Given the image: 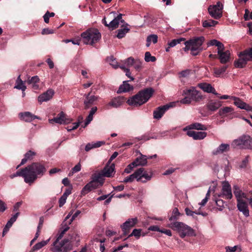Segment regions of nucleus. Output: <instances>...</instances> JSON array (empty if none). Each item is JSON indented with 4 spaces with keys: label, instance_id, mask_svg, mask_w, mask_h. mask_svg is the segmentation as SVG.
Listing matches in <instances>:
<instances>
[{
    "label": "nucleus",
    "instance_id": "f257e3e1",
    "mask_svg": "<svg viewBox=\"0 0 252 252\" xmlns=\"http://www.w3.org/2000/svg\"><path fill=\"white\" fill-rule=\"evenodd\" d=\"M154 90L147 88L139 91L137 94L129 98L126 101L128 105L138 107L147 102L152 97Z\"/></svg>",
    "mask_w": 252,
    "mask_h": 252
},
{
    "label": "nucleus",
    "instance_id": "f03ea898",
    "mask_svg": "<svg viewBox=\"0 0 252 252\" xmlns=\"http://www.w3.org/2000/svg\"><path fill=\"white\" fill-rule=\"evenodd\" d=\"M28 178L27 181L31 185L38 178L42 177L45 173L46 169L45 166L39 162H33L26 167Z\"/></svg>",
    "mask_w": 252,
    "mask_h": 252
},
{
    "label": "nucleus",
    "instance_id": "7ed1b4c3",
    "mask_svg": "<svg viewBox=\"0 0 252 252\" xmlns=\"http://www.w3.org/2000/svg\"><path fill=\"white\" fill-rule=\"evenodd\" d=\"M204 41L203 36L192 38L185 42V47L183 49L186 52L190 50L192 55H197L202 51L201 46Z\"/></svg>",
    "mask_w": 252,
    "mask_h": 252
},
{
    "label": "nucleus",
    "instance_id": "20e7f679",
    "mask_svg": "<svg viewBox=\"0 0 252 252\" xmlns=\"http://www.w3.org/2000/svg\"><path fill=\"white\" fill-rule=\"evenodd\" d=\"M168 227L173 230L177 231L179 233L180 237L182 238L186 236H196L194 230L191 227L182 222L175 221L170 223L168 224Z\"/></svg>",
    "mask_w": 252,
    "mask_h": 252
},
{
    "label": "nucleus",
    "instance_id": "39448f33",
    "mask_svg": "<svg viewBox=\"0 0 252 252\" xmlns=\"http://www.w3.org/2000/svg\"><path fill=\"white\" fill-rule=\"evenodd\" d=\"M83 42L85 44L93 45L101 38V34L97 29H89L81 34Z\"/></svg>",
    "mask_w": 252,
    "mask_h": 252
},
{
    "label": "nucleus",
    "instance_id": "423d86ee",
    "mask_svg": "<svg viewBox=\"0 0 252 252\" xmlns=\"http://www.w3.org/2000/svg\"><path fill=\"white\" fill-rule=\"evenodd\" d=\"M76 236H77L76 234L73 233L70 235V239H64L60 243L59 242V241L56 240L53 243V247L51 248V251L53 252H68L72 249V246H65V244L70 240H75Z\"/></svg>",
    "mask_w": 252,
    "mask_h": 252
},
{
    "label": "nucleus",
    "instance_id": "0eeeda50",
    "mask_svg": "<svg viewBox=\"0 0 252 252\" xmlns=\"http://www.w3.org/2000/svg\"><path fill=\"white\" fill-rule=\"evenodd\" d=\"M233 144L239 148L252 149V138L249 135H243L234 140Z\"/></svg>",
    "mask_w": 252,
    "mask_h": 252
},
{
    "label": "nucleus",
    "instance_id": "6e6552de",
    "mask_svg": "<svg viewBox=\"0 0 252 252\" xmlns=\"http://www.w3.org/2000/svg\"><path fill=\"white\" fill-rule=\"evenodd\" d=\"M223 5L218 1L216 5H210L208 8V12L210 16L215 19H219L222 16Z\"/></svg>",
    "mask_w": 252,
    "mask_h": 252
},
{
    "label": "nucleus",
    "instance_id": "1a4fd4ad",
    "mask_svg": "<svg viewBox=\"0 0 252 252\" xmlns=\"http://www.w3.org/2000/svg\"><path fill=\"white\" fill-rule=\"evenodd\" d=\"M184 94L186 95H189L191 101L198 102L202 99V96L200 93L196 90L194 87H191L184 90Z\"/></svg>",
    "mask_w": 252,
    "mask_h": 252
},
{
    "label": "nucleus",
    "instance_id": "9d476101",
    "mask_svg": "<svg viewBox=\"0 0 252 252\" xmlns=\"http://www.w3.org/2000/svg\"><path fill=\"white\" fill-rule=\"evenodd\" d=\"M239 59L234 61V64L235 67L243 68L247 63V62L250 60L248 55L245 53V50L240 52L238 54Z\"/></svg>",
    "mask_w": 252,
    "mask_h": 252
},
{
    "label": "nucleus",
    "instance_id": "9b49d317",
    "mask_svg": "<svg viewBox=\"0 0 252 252\" xmlns=\"http://www.w3.org/2000/svg\"><path fill=\"white\" fill-rule=\"evenodd\" d=\"M72 121V119L67 118L65 114H64L63 112H61L59 113L56 117L49 120V122L50 124H53L54 123H55L60 125L69 124Z\"/></svg>",
    "mask_w": 252,
    "mask_h": 252
},
{
    "label": "nucleus",
    "instance_id": "f8f14e48",
    "mask_svg": "<svg viewBox=\"0 0 252 252\" xmlns=\"http://www.w3.org/2000/svg\"><path fill=\"white\" fill-rule=\"evenodd\" d=\"M137 172H138V175H137V182H141L143 183H145L151 180L153 176V173L152 172H148L145 171V169L142 167L137 169Z\"/></svg>",
    "mask_w": 252,
    "mask_h": 252
},
{
    "label": "nucleus",
    "instance_id": "ddd939ff",
    "mask_svg": "<svg viewBox=\"0 0 252 252\" xmlns=\"http://www.w3.org/2000/svg\"><path fill=\"white\" fill-rule=\"evenodd\" d=\"M221 193L219 195V197H223L225 199H230L232 197L231 188L227 181H224L222 183Z\"/></svg>",
    "mask_w": 252,
    "mask_h": 252
},
{
    "label": "nucleus",
    "instance_id": "4468645a",
    "mask_svg": "<svg viewBox=\"0 0 252 252\" xmlns=\"http://www.w3.org/2000/svg\"><path fill=\"white\" fill-rule=\"evenodd\" d=\"M92 91H90L88 94H84V105L85 109L90 108L99 98L98 96L92 94Z\"/></svg>",
    "mask_w": 252,
    "mask_h": 252
},
{
    "label": "nucleus",
    "instance_id": "2eb2a0df",
    "mask_svg": "<svg viewBox=\"0 0 252 252\" xmlns=\"http://www.w3.org/2000/svg\"><path fill=\"white\" fill-rule=\"evenodd\" d=\"M125 101V99L124 97L118 96L114 97L105 106V109L109 110L111 108H118L121 106Z\"/></svg>",
    "mask_w": 252,
    "mask_h": 252
},
{
    "label": "nucleus",
    "instance_id": "dca6fc26",
    "mask_svg": "<svg viewBox=\"0 0 252 252\" xmlns=\"http://www.w3.org/2000/svg\"><path fill=\"white\" fill-rule=\"evenodd\" d=\"M137 222L138 220L137 218L128 219L121 226L123 234L126 235L129 233L130 228L134 226Z\"/></svg>",
    "mask_w": 252,
    "mask_h": 252
},
{
    "label": "nucleus",
    "instance_id": "f3484780",
    "mask_svg": "<svg viewBox=\"0 0 252 252\" xmlns=\"http://www.w3.org/2000/svg\"><path fill=\"white\" fill-rule=\"evenodd\" d=\"M231 99L234 100V104L237 107L241 109H244L247 111H250L252 110V106L243 101L240 98L236 96H232Z\"/></svg>",
    "mask_w": 252,
    "mask_h": 252
},
{
    "label": "nucleus",
    "instance_id": "a211bd4d",
    "mask_svg": "<svg viewBox=\"0 0 252 252\" xmlns=\"http://www.w3.org/2000/svg\"><path fill=\"white\" fill-rule=\"evenodd\" d=\"M237 207L238 210L242 212V214L246 217H248L250 216L249 210L248 208V204L247 202L245 200L242 201L237 202Z\"/></svg>",
    "mask_w": 252,
    "mask_h": 252
},
{
    "label": "nucleus",
    "instance_id": "6ab92c4d",
    "mask_svg": "<svg viewBox=\"0 0 252 252\" xmlns=\"http://www.w3.org/2000/svg\"><path fill=\"white\" fill-rule=\"evenodd\" d=\"M171 106L168 104L158 107L156 109V110L154 111V118L156 119H160L165 111L167 110Z\"/></svg>",
    "mask_w": 252,
    "mask_h": 252
},
{
    "label": "nucleus",
    "instance_id": "aec40b11",
    "mask_svg": "<svg viewBox=\"0 0 252 252\" xmlns=\"http://www.w3.org/2000/svg\"><path fill=\"white\" fill-rule=\"evenodd\" d=\"M54 94L52 89H48L46 92L42 94L38 97V101L40 103L47 101L51 99Z\"/></svg>",
    "mask_w": 252,
    "mask_h": 252
},
{
    "label": "nucleus",
    "instance_id": "412c9836",
    "mask_svg": "<svg viewBox=\"0 0 252 252\" xmlns=\"http://www.w3.org/2000/svg\"><path fill=\"white\" fill-rule=\"evenodd\" d=\"M187 134L189 136L192 137L194 140H202L207 136L206 132L195 131L193 130H188Z\"/></svg>",
    "mask_w": 252,
    "mask_h": 252
},
{
    "label": "nucleus",
    "instance_id": "4be33fe9",
    "mask_svg": "<svg viewBox=\"0 0 252 252\" xmlns=\"http://www.w3.org/2000/svg\"><path fill=\"white\" fill-rule=\"evenodd\" d=\"M122 14H119L117 17H115V18L109 23V29L112 30H115L118 27L120 22L122 23H125L124 20L122 18Z\"/></svg>",
    "mask_w": 252,
    "mask_h": 252
},
{
    "label": "nucleus",
    "instance_id": "5701e85b",
    "mask_svg": "<svg viewBox=\"0 0 252 252\" xmlns=\"http://www.w3.org/2000/svg\"><path fill=\"white\" fill-rule=\"evenodd\" d=\"M198 86L205 92L212 93L215 95H219V94L216 92L215 88L210 84L201 83L198 84Z\"/></svg>",
    "mask_w": 252,
    "mask_h": 252
},
{
    "label": "nucleus",
    "instance_id": "b1692460",
    "mask_svg": "<svg viewBox=\"0 0 252 252\" xmlns=\"http://www.w3.org/2000/svg\"><path fill=\"white\" fill-rule=\"evenodd\" d=\"M234 114V109L229 106H226L221 108L219 111V115L222 118L228 117Z\"/></svg>",
    "mask_w": 252,
    "mask_h": 252
},
{
    "label": "nucleus",
    "instance_id": "393cba45",
    "mask_svg": "<svg viewBox=\"0 0 252 252\" xmlns=\"http://www.w3.org/2000/svg\"><path fill=\"white\" fill-rule=\"evenodd\" d=\"M234 194L236 198L237 202L245 200L247 198L246 195L237 186H234L233 187Z\"/></svg>",
    "mask_w": 252,
    "mask_h": 252
},
{
    "label": "nucleus",
    "instance_id": "a878e982",
    "mask_svg": "<svg viewBox=\"0 0 252 252\" xmlns=\"http://www.w3.org/2000/svg\"><path fill=\"white\" fill-rule=\"evenodd\" d=\"M19 116L21 120L27 122H31L35 119H38L37 116L32 114L29 112L21 113L19 114Z\"/></svg>",
    "mask_w": 252,
    "mask_h": 252
},
{
    "label": "nucleus",
    "instance_id": "bb28decb",
    "mask_svg": "<svg viewBox=\"0 0 252 252\" xmlns=\"http://www.w3.org/2000/svg\"><path fill=\"white\" fill-rule=\"evenodd\" d=\"M218 55V59L220 60V63L225 64L229 62L230 59V53L229 50L221 52Z\"/></svg>",
    "mask_w": 252,
    "mask_h": 252
},
{
    "label": "nucleus",
    "instance_id": "cd10ccee",
    "mask_svg": "<svg viewBox=\"0 0 252 252\" xmlns=\"http://www.w3.org/2000/svg\"><path fill=\"white\" fill-rule=\"evenodd\" d=\"M127 82L128 81H125L123 82V84L120 86L117 91V93L119 94L122 93L128 92L133 90V86L129 84Z\"/></svg>",
    "mask_w": 252,
    "mask_h": 252
},
{
    "label": "nucleus",
    "instance_id": "c85d7f7f",
    "mask_svg": "<svg viewBox=\"0 0 252 252\" xmlns=\"http://www.w3.org/2000/svg\"><path fill=\"white\" fill-rule=\"evenodd\" d=\"M18 176H21L24 178V181L26 183L29 184V182L27 181L26 178H28L27 174V171L26 169V167L21 169L19 170H18L16 173L11 174L10 176V178L13 179L15 177H18Z\"/></svg>",
    "mask_w": 252,
    "mask_h": 252
},
{
    "label": "nucleus",
    "instance_id": "c756f323",
    "mask_svg": "<svg viewBox=\"0 0 252 252\" xmlns=\"http://www.w3.org/2000/svg\"><path fill=\"white\" fill-rule=\"evenodd\" d=\"M115 165L114 164H112L111 165H106L101 171L103 176L106 177H110L114 171Z\"/></svg>",
    "mask_w": 252,
    "mask_h": 252
},
{
    "label": "nucleus",
    "instance_id": "7c9ffc66",
    "mask_svg": "<svg viewBox=\"0 0 252 252\" xmlns=\"http://www.w3.org/2000/svg\"><path fill=\"white\" fill-rule=\"evenodd\" d=\"M187 129H189V130H191V129L206 130L207 129V128L205 126L200 123H195L187 126L186 128H184V130Z\"/></svg>",
    "mask_w": 252,
    "mask_h": 252
},
{
    "label": "nucleus",
    "instance_id": "2f4dec72",
    "mask_svg": "<svg viewBox=\"0 0 252 252\" xmlns=\"http://www.w3.org/2000/svg\"><path fill=\"white\" fill-rule=\"evenodd\" d=\"M229 145L227 144H221L215 150L213 151V154L217 155L227 152L229 150Z\"/></svg>",
    "mask_w": 252,
    "mask_h": 252
},
{
    "label": "nucleus",
    "instance_id": "473e14b6",
    "mask_svg": "<svg viewBox=\"0 0 252 252\" xmlns=\"http://www.w3.org/2000/svg\"><path fill=\"white\" fill-rule=\"evenodd\" d=\"M221 105L220 101H210L207 104V108L209 110L215 111L219 108Z\"/></svg>",
    "mask_w": 252,
    "mask_h": 252
},
{
    "label": "nucleus",
    "instance_id": "72a5a7b5",
    "mask_svg": "<svg viewBox=\"0 0 252 252\" xmlns=\"http://www.w3.org/2000/svg\"><path fill=\"white\" fill-rule=\"evenodd\" d=\"M228 65H225L219 68L215 67L213 68V74L216 77H220L225 71Z\"/></svg>",
    "mask_w": 252,
    "mask_h": 252
},
{
    "label": "nucleus",
    "instance_id": "f704fd0d",
    "mask_svg": "<svg viewBox=\"0 0 252 252\" xmlns=\"http://www.w3.org/2000/svg\"><path fill=\"white\" fill-rule=\"evenodd\" d=\"M39 79L37 76H34L32 77L31 78H29L27 82L30 85H32V88L34 90H37L39 88V86L37 84L39 82Z\"/></svg>",
    "mask_w": 252,
    "mask_h": 252
},
{
    "label": "nucleus",
    "instance_id": "c9c22d12",
    "mask_svg": "<svg viewBox=\"0 0 252 252\" xmlns=\"http://www.w3.org/2000/svg\"><path fill=\"white\" fill-rule=\"evenodd\" d=\"M50 239L45 241H42L34 245L29 252H34L38 251L46 246L49 242Z\"/></svg>",
    "mask_w": 252,
    "mask_h": 252
},
{
    "label": "nucleus",
    "instance_id": "e433bc0d",
    "mask_svg": "<svg viewBox=\"0 0 252 252\" xmlns=\"http://www.w3.org/2000/svg\"><path fill=\"white\" fill-rule=\"evenodd\" d=\"M134 161L137 166H145L147 163V157L141 154V156L137 158Z\"/></svg>",
    "mask_w": 252,
    "mask_h": 252
},
{
    "label": "nucleus",
    "instance_id": "4c0bfd02",
    "mask_svg": "<svg viewBox=\"0 0 252 252\" xmlns=\"http://www.w3.org/2000/svg\"><path fill=\"white\" fill-rule=\"evenodd\" d=\"M103 177L104 176L101 171L98 173H95L93 175V181L99 183L100 186H102L104 183Z\"/></svg>",
    "mask_w": 252,
    "mask_h": 252
},
{
    "label": "nucleus",
    "instance_id": "58836bf2",
    "mask_svg": "<svg viewBox=\"0 0 252 252\" xmlns=\"http://www.w3.org/2000/svg\"><path fill=\"white\" fill-rule=\"evenodd\" d=\"M218 24V22L212 19H208L202 22V26L205 28H209L215 27Z\"/></svg>",
    "mask_w": 252,
    "mask_h": 252
},
{
    "label": "nucleus",
    "instance_id": "ea45409f",
    "mask_svg": "<svg viewBox=\"0 0 252 252\" xmlns=\"http://www.w3.org/2000/svg\"><path fill=\"white\" fill-rule=\"evenodd\" d=\"M138 172H137V170L132 174L126 177L125 178L123 182L124 183H131L132 182L134 179H136V181H137L138 179Z\"/></svg>",
    "mask_w": 252,
    "mask_h": 252
},
{
    "label": "nucleus",
    "instance_id": "a19ab883",
    "mask_svg": "<svg viewBox=\"0 0 252 252\" xmlns=\"http://www.w3.org/2000/svg\"><path fill=\"white\" fill-rule=\"evenodd\" d=\"M146 42V46L147 47L150 45L151 42H153L154 44L158 42V36L156 34L150 35L147 37Z\"/></svg>",
    "mask_w": 252,
    "mask_h": 252
},
{
    "label": "nucleus",
    "instance_id": "79ce46f5",
    "mask_svg": "<svg viewBox=\"0 0 252 252\" xmlns=\"http://www.w3.org/2000/svg\"><path fill=\"white\" fill-rule=\"evenodd\" d=\"M129 31V29L127 27H125L122 29H120L117 31L118 34L117 35V37L119 38H122L124 37L126 34Z\"/></svg>",
    "mask_w": 252,
    "mask_h": 252
},
{
    "label": "nucleus",
    "instance_id": "37998d69",
    "mask_svg": "<svg viewBox=\"0 0 252 252\" xmlns=\"http://www.w3.org/2000/svg\"><path fill=\"white\" fill-rule=\"evenodd\" d=\"M92 183L89 182L86 185H85L84 188L82 189L81 194L82 195L84 196L89 192L91 191L92 190Z\"/></svg>",
    "mask_w": 252,
    "mask_h": 252
},
{
    "label": "nucleus",
    "instance_id": "c03bdc74",
    "mask_svg": "<svg viewBox=\"0 0 252 252\" xmlns=\"http://www.w3.org/2000/svg\"><path fill=\"white\" fill-rule=\"evenodd\" d=\"M225 249L226 252H235L236 251L241 252L242 251L241 247L239 245L234 246V247L227 246L225 247Z\"/></svg>",
    "mask_w": 252,
    "mask_h": 252
},
{
    "label": "nucleus",
    "instance_id": "a18cd8bd",
    "mask_svg": "<svg viewBox=\"0 0 252 252\" xmlns=\"http://www.w3.org/2000/svg\"><path fill=\"white\" fill-rule=\"evenodd\" d=\"M134 60H135L133 58L131 57H129L124 61V64H122L121 65H125L126 68H128L129 67L133 66Z\"/></svg>",
    "mask_w": 252,
    "mask_h": 252
},
{
    "label": "nucleus",
    "instance_id": "49530a36",
    "mask_svg": "<svg viewBox=\"0 0 252 252\" xmlns=\"http://www.w3.org/2000/svg\"><path fill=\"white\" fill-rule=\"evenodd\" d=\"M185 39L184 38H180L178 39H174L171 40L170 42L168 43V45L169 47H173L176 46L177 44L180 43L182 41H185Z\"/></svg>",
    "mask_w": 252,
    "mask_h": 252
},
{
    "label": "nucleus",
    "instance_id": "de8ad7c7",
    "mask_svg": "<svg viewBox=\"0 0 252 252\" xmlns=\"http://www.w3.org/2000/svg\"><path fill=\"white\" fill-rule=\"evenodd\" d=\"M145 61L146 62H154L156 61V58L152 56L149 52H146L145 54Z\"/></svg>",
    "mask_w": 252,
    "mask_h": 252
},
{
    "label": "nucleus",
    "instance_id": "09e8293b",
    "mask_svg": "<svg viewBox=\"0 0 252 252\" xmlns=\"http://www.w3.org/2000/svg\"><path fill=\"white\" fill-rule=\"evenodd\" d=\"M120 68L124 70L126 72V75L128 77L130 80L133 81L134 79V78L131 76V72H130L129 69L126 68L125 65H121L120 66Z\"/></svg>",
    "mask_w": 252,
    "mask_h": 252
},
{
    "label": "nucleus",
    "instance_id": "8fccbe9b",
    "mask_svg": "<svg viewBox=\"0 0 252 252\" xmlns=\"http://www.w3.org/2000/svg\"><path fill=\"white\" fill-rule=\"evenodd\" d=\"M133 66L136 70L140 71L142 67V62L138 59L135 60Z\"/></svg>",
    "mask_w": 252,
    "mask_h": 252
},
{
    "label": "nucleus",
    "instance_id": "3c124183",
    "mask_svg": "<svg viewBox=\"0 0 252 252\" xmlns=\"http://www.w3.org/2000/svg\"><path fill=\"white\" fill-rule=\"evenodd\" d=\"M137 166L136 162L133 161L132 163L129 164L125 169L124 172L126 173H129L132 170L134 167Z\"/></svg>",
    "mask_w": 252,
    "mask_h": 252
},
{
    "label": "nucleus",
    "instance_id": "603ef678",
    "mask_svg": "<svg viewBox=\"0 0 252 252\" xmlns=\"http://www.w3.org/2000/svg\"><path fill=\"white\" fill-rule=\"evenodd\" d=\"M141 229H134L132 233L129 235L128 237L134 236L136 237L137 239L139 238L141 235Z\"/></svg>",
    "mask_w": 252,
    "mask_h": 252
},
{
    "label": "nucleus",
    "instance_id": "864d4df0",
    "mask_svg": "<svg viewBox=\"0 0 252 252\" xmlns=\"http://www.w3.org/2000/svg\"><path fill=\"white\" fill-rule=\"evenodd\" d=\"M16 86L14 87L19 90H21L23 92H24L26 89V86L24 85V82L21 81L20 83H16Z\"/></svg>",
    "mask_w": 252,
    "mask_h": 252
},
{
    "label": "nucleus",
    "instance_id": "5fc2aeb1",
    "mask_svg": "<svg viewBox=\"0 0 252 252\" xmlns=\"http://www.w3.org/2000/svg\"><path fill=\"white\" fill-rule=\"evenodd\" d=\"M191 71V70L189 69L183 70L179 73L180 76L182 77H187L189 75Z\"/></svg>",
    "mask_w": 252,
    "mask_h": 252
},
{
    "label": "nucleus",
    "instance_id": "6e6d98bb",
    "mask_svg": "<svg viewBox=\"0 0 252 252\" xmlns=\"http://www.w3.org/2000/svg\"><path fill=\"white\" fill-rule=\"evenodd\" d=\"M110 64L112 65L114 68H117L120 67L121 65H119L117 62L116 61L115 59L113 56L110 58Z\"/></svg>",
    "mask_w": 252,
    "mask_h": 252
},
{
    "label": "nucleus",
    "instance_id": "4d7b16f0",
    "mask_svg": "<svg viewBox=\"0 0 252 252\" xmlns=\"http://www.w3.org/2000/svg\"><path fill=\"white\" fill-rule=\"evenodd\" d=\"M216 205L219 207V210L220 211L222 210L224 208V202L221 199H218L216 200Z\"/></svg>",
    "mask_w": 252,
    "mask_h": 252
},
{
    "label": "nucleus",
    "instance_id": "13d9d810",
    "mask_svg": "<svg viewBox=\"0 0 252 252\" xmlns=\"http://www.w3.org/2000/svg\"><path fill=\"white\" fill-rule=\"evenodd\" d=\"M35 155L36 154L35 152L32 151H29L25 155V157L28 160H31L33 158Z\"/></svg>",
    "mask_w": 252,
    "mask_h": 252
},
{
    "label": "nucleus",
    "instance_id": "bf43d9fd",
    "mask_svg": "<svg viewBox=\"0 0 252 252\" xmlns=\"http://www.w3.org/2000/svg\"><path fill=\"white\" fill-rule=\"evenodd\" d=\"M158 137L157 136H150L148 134H145L143 136H142L140 138H138V140H144L145 141L149 140L151 139H157Z\"/></svg>",
    "mask_w": 252,
    "mask_h": 252
},
{
    "label": "nucleus",
    "instance_id": "052dcab7",
    "mask_svg": "<svg viewBox=\"0 0 252 252\" xmlns=\"http://www.w3.org/2000/svg\"><path fill=\"white\" fill-rule=\"evenodd\" d=\"M185 211L187 216H191L193 218H194V214H196V211H192L188 208H186Z\"/></svg>",
    "mask_w": 252,
    "mask_h": 252
},
{
    "label": "nucleus",
    "instance_id": "680f3d73",
    "mask_svg": "<svg viewBox=\"0 0 252 252\" xmlns=\"http://www.w3.org/2000/svg\"><path fill=\"white\" fill-rule=\"evenodd\" d=\"M191 101L189 95H186V97L181 100V102L183 104H189Z\"/></svg>",
    "mask_w": 252,
    "mask_h": 252
},
{
    "label": "nucleus",
    "instance_id": "e2e57ef3",
    "mask_svg": "<svg viewBox=\"0 0 252 252\" xmlns=\"http://www.w3.org/2000/svg\"><path fill=\"white\" fill-rule=\"evenodd\" d=\"M217 47H218V54H219L221 52H224V47L223 44L221 42H220Z\"/></svg>",
    "mask_w": 252,
    "mask_h": 252
},
{
    "label": "nucleus",
    "instance_id": "0e129e2a",
    "mask_svg": "<svg viewBox=\"0 0 252 252\" xmlns=\"http://www.w3.org/2000/svg\"><path fill=\"white\" fill-rule=\"evenodd\" d=\"M81 169V165L80 163H78L77 164H76L72 169V172L73 173H76L79 171H80Z\"/></svg>",
    "mask_w": 252,
    "mask_h": 252
},
{
    "label": "nucleus",
    "instance_id": "69168bd1",
    "mask_svg": "<svg viewBox=\"0 0 252 252\" xmlns=\"http://www.w3.org/2000/svg\"><path fill=\"white\" fill-rule=\"evenodd\" d=\"M7 209L6 204L0 199V212H3Z\"/></svg>",
    "mask_w": 252,
    "mask_h": 252
},
{
    "label": "nucleus",
    "instance_id": "338daca9",
    "mask_svg": "<svg viewBox=\"0 0 252 252\" xmlns=\"http://www.w3.org/2000/svg\"><path fill=\"white\" fill-rule=\"evenodd\" d=\"M220 41L216 40V39H212L208 43V46H217L220 43Z\"/></svg>",
    "mask_w": 252,
    "mask_h": 252
},
{
    "label": "nucleus",
    "instance_id": "774afa93",
    "mask_svg": "<svg viewBox=\"0 0 252 252\" xmlns=\"http://www.w3.org/2000/svg\"><path fill=\"white\" fill-rule=\"evenodd\" d=\"M67 197L62 195L59 200V206L60 207H62L66 202V200Z\"/></svg>",
    "mask_w": 252,
    "mask_h": 252
}]
</instances>
